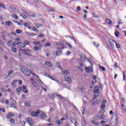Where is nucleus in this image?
<instances>
[{
  "mask_svg": "<svg viewBox=\"0 0 126 126\" xmlns=\"http://www.w3.org/2000/svg\"><path fill=\"white\" fill-rule=\"evenodd\" d=\"M15 41H18L19 42H20L21 41V39L20 38H15Z\"/></svg>",
  "mask_w": 126,
  "mask_h": 126,
  "instance_id": "0e129e2a",
  "label": "nucleus"
},
{
  "mask_svg": "<svg viewBox=\"0 0 126 126\" xmlns=\"http://www.w3.org/2000/svg\"><path fill=\"white\" fill-rule=\"evenodd\" d=\"M54 54V55H56L57 56H59L60 55L63 54V52L62 51H55Z\"/></svg>",
  "mask_w": 126,
  "mask_h": 126,
  "instance_id": "dca6fc26",
  "label": "nucleus"
},
{
  "mask_svg": "<svg viewBox=\"0 0 126 126\" xmlns=\"http://www.w3.org/2000/svg\"><path fill=\"white\" fill-rule=\"evenodd\" d=\"M64 117H65V118H63L61 119L62 123H63V121H65L67 119V113H65L64 114Z\"/></svg>",
  "mask_w": 126,
  "mask_h": 126,
  "instance_id": "f3484780",
  "label": "nucleus"
},
{
  "mask_svg": "<svg viewBox=\"0 0 126 126\" xmlns=\"http://www.w3.org/2000/svg\"><path fill=\"white\" fill-rule=\"evenodd\" d=\"M12 117H14V114L13 113L9 112L7 115V119H10Z\"/></svg>",
  "mask_w": 126,
  "mask_h": 126,
  "instance_id": "2eb2a0df",
  "label": "nucleus"
},
{
  "mask_svg": "<svg viewBox=\"0 0 126 126\" xmlns=\"http://www.w3.org/2000/svg\"><path fill=\"white\" fill-rule=\"evenodd\" d=\"M31 80L33 85V86H34V87H36V82H35V81H34V80L32 78H31Z\"/></svg>",
  "mask_w": 126,
  "mask_h": 126,
  "instance_id": "c756f323",
  "label": "nucleus"
},
{
  "mask_svg": "<svg viewBox=\"0 0 126 126\" xmlns=\"http://www.w3.org/2000/svg\"><path fill=\"white\" fill-rule=\"evenodd\" d=\"M86 70L87 72H90L91 71H92V68L91 67H88L86 68Z\"/></svg>",
  "mask_w": 126,
  "mask_h": 126,
  "instance_id": "4be33fe9",
  "label": "nucleus"
},
{
  "mask_svg": "<svg viewBox=\"0 0 126 126\" xmlns=\"http://www.w3.org/2000/svg\"><path fill=\"white\" fill-rule=\"evenodd\" d=\"M123 80H126V74L125 72L123 73Z\"/></svg>",
  "mask_w": 126,
  "mask_h": 126,
  "instance_id": "774afa93",
  "label": "nucleus"
},
{
  "mask_svg": "<svg viewBox=\"0 0 126 126\" xmlns=\"http://www.w3.org/2000/svg\"><path fill=\"white\" fill-rule=\"evenodd\" d=\"M36 35H37L36 33H31L30 37H33V36H35Z\"/></svg>",
  "mask_w": 126,
  "mask_h": 126,
  "instance_id": "8fccbe9b",
  "label": "nucleus"
},
{
  "mask_svg": "<svg viewBox=\"0 0 126 126\" xmlns=\"http://www.w3.org/2000/svg\"><path fill=\"white\" fill-rule=\"evenodd\" d=\"M22 31L21 30H18L17 29L16 30V33H17V34H21V33H22Z\"/></svg>",
  "mask_w": 126,
  "mask_h": 126,
  "instance_id": "cd10ccee",
  "label": "nucleus"
},
{
  "mask_svg": "<svg viewBox=\"0 0 126 126\" xmlns=\"http://www.w3.org/2000/svg\"><path fill=\"white\" fill-rule=\"evenodd\" d=\"M5 103L7 105H8V104H9V100H7V99L5 100Z\"/></svg>",
  "mask_w": 126,
  "mask_h": 126,
  "instance_id": "e2e57ef3",
  "label": "nucleus"
},
{
  "mask_svg": "<svg viewBox=\"0 0 126 126\" xmlns=\"http://www.w3.org/2000/svg\"><path fill=\"white\" fill-rule=\"evenodd\" d=\"M41 48H42V47H37V46H34L33 47V49L34 50V51H39V50H41Z\"/></svg>",
  "mask_w": 126,
  "mask_h": 126,
  "instance_id": "a878e982",
  "label": "nucleus"
},
{
  "mask_svg": "<svg viewBox=\"0 0 126 126\" xmlns=\"http://www.w3.org/2000/svg\"><path fill=\"white\" fill-rule=\"evenodd\" d=\"M99 68L101 70H103V71H105V70H106V68H105L104 66H100Z\"/></svg>",
  "mask_w": 126,
  "mask_h": 126,
  "instance_id": "e433bc0d",
  "label": "nucleus"
},
{
  "mask_svg": "<svg viewBox=\"0 0 126 126\" xmlns=\"http://www.w3.org/2000/svg\"><path fill=\"white\" fill-rule=\"evenodd\" d=\"M45 64H46V65H48V66H50V67H53V64L50 62H45Z\"/></svg>",
  "mask_w": 126,
  "mask_h": 126,
  "instance_id": "a211bd4d",
  "label": "nucleus"
},
{
  "mask_svg": "<svg viewBox=\"0 0 126 126\" xmlns=\"http://www.w3.org/2000/svg\"><path fill=\"white\" fill-rule=\"evenodd\" d=\"M56 124H57V125H58V126L61 125V121L60 120H57L56 121Z\"/></svg>",
  "mask_w": 126,
  "mask_h": 126,
  "instance_id": "4d7b16f0",
  "label": "nucleus"
},
{
  "mask_svg": "<svg viewBox=\"0 0 126 126\" xmlns=\"http://www.w3.org/2000/svg\"><path fill=\"white\" fill-rule=\"evenodd\" d=\"M51 46V44L50 43H47L45 45V47H50Z\"/></svg>",
  "mask_w": 126,
  "mask_h": 126,
  "instance_id": "052dcab7",
  "label": "nucleus"
},
{
  "mask_svg": "<svg viewBox=\"0 0 126 126\" xmlns=\"http://www.w3.org/2000/svg\"><path fill=\"white\" fill-rule=\"evenodd\" d=\"M82 123L83 126H86V121H85V119L84 118H82Z\"/></svg>",
  "mask_w": 126,
  "mask_h": 126,
  "instance_id": "5701e85b",
  "label": "nucleus"
},
{
  "mask_svg": "<svg viewBox=\"0 0 126 126\" xmlns=\"http://www.w3.org/2000/svg\"><path fill=\"white\" fill-rule=\"evenodd\" d=\"M99 119V115L97 114L94 116V120H98Z\"/></svg>",
  "mask_w": 126,
  "mask_h": 126,
  "instance_id": "3c124183",
  "label": "nucleus"
},
{
  "mask_svg": "<svg viewBox=\"0 0 126 126\" xmlns=\"http://www.w3.org/2000/svg\"><path fill=\"white\" fill-rule=\"evenodd\" d=\"M12 24V22L11 21H6V25L7 26H10Z\"/></svg>",
  "mask_w": 126,
  "mask_h": 126,
  "instance_id": "412c9836",
  "label": "nucleus"
},
{
  "mask_svg": "<svg viewBox=\"0 0 126 126\" xmlns=\"http://www.w3.org/2000/svg\"><path fill=\"white\" fill-rule=\"evenodd\" d=\"M49 97H50V98H54L55 95H54L53 94H50L49 95Z\"/></svg>",
  "mask_w": 126,
  "mask_h": 126,
  "instance_id": "5fc2aeb1",
  "label": "nucleus"
},
{
  "mask_svg": "<svg viewBox=\"0 0 126 126\" xmlns=\"http://www.w3.org/2000/svg\"><path fill=\"white\" fill-rule=\"evenodd\" d=\"M25 14H27V15H28V16H30L31 17H35V16H36V14H35V13L30 12L26 11Z\"/></svg>",
  "mask_w": 126,
  "mask_h": 126,
  "instance_id": "0eeeda50",
  "label": "nucleus"
},
{
  "mask_svg": "<svg viewBox=\"0 0 126 126\" xmlns=\"http://www.w3.org/2000/svg\"><path fill=\"white\" fill-rule=\"evenodd\" d=\"M49 78H51V79H52V80H54V81H56V82H58V81L56 79L53 78L52 76H49Z\"/></svg>",
  "mask_w": 126,
  "mask_h": 126,
  "instance_id": "603ef678",
  "label": "nucleus"
},
{
  "mask_svg": "<svg viewBox=\"0 0 126 126\" xmlns=\"http://www.w3.org/2000/svg\"><path fill=\"white\" fill-rule=\"evenodd\" d=\"M20 70L23 73H25L26 75H27V76H30V74H31V72L29 70V69L25 66L21 67Z\"/></svg>",
  "mask_w": 126,
  "mask_h": 126,
  "instance_id": "f257e3e1",
  "label": "nucleus"
},
{
  "mask_svg": "<svg viewBox=\"0 0 126 126\" xmlns=\"http://www.w3.org/2000/svg\"><path fill=\"white\" fill-rule=\"evenodd\" d=\"M44 75H45V76H47V77H50V76H51L50 75H49V74L46 72L44 73Z\"/></svg>",
  "mask_w": 126,
  "mask_h": 126,
  "instance_id": "bf43d9fd",
  "label": "nucleus"
},
{
  "mask_svg": "<svg viewBox=\"0 0 126 126\" xmlns=\"http://www.w3.org/2000/svg\"><path fill=\"white\" fill-rule=\"evenodd\" d=\"M14 46H12L11 47L12 49V52H13L14 53H16V52H17V50L16 49V48H14Z\"/></svg>",
  "mask_w": 126,
  "mask_h": 126,
  "instance_id": "473e14b6",
  "label": "nucleus"
},
{
  "mask_svg": "<svg viewBox=\"0 0 126 126\" xmlns=\"http://www.w3.org/2000/svg\"><path fill=\"white\" fill-rule=\"evenodd\" d=\"M109 42L110 45V46H109V49H110V50H113V49L115 48V45L114 44V43H116V41L114 40H109Z\"/></svg>",
  "mask_w": 126,
  "mask_h": 126,
  "instance_id": "20e7f679",
  "label": "nucleus"
},
{
  "mask_svg": "<svg viewBox=\"0 0 126 126\" xmlns=\"http://www.w3.org/2000/svg\"><path fill=\"white\" fill-rule=\"evenodd\" d=\"M21 124L22 125V126H25L26 122H25V121H21Z\"/></svg>",
  "mask_w": 126,
  "mask_h": 126,
  "instance_id": "13d9d810",
  "label": "nucleus"
},
{
  "mask_svg": "<svg viewBox=\"0 0 126 126\" xmlns=\"http://www.w3.org/2000/svg\"><path fill=\"white\" fill-rule=\"evenodd\" d=\"M122 109H123L124 111H125V112H126V107H125V105L122 104Z\"/></svg>",
  "mask_w": 126,
  "mask_h": 126,
  "instance_id": "de8ad7c7",
  "label": "nucleus"
},
{
  "mask_svg": "<svg viewBox=\"0 0 126 126\" xmlns=\"http://www.w3.org/2000/svg\"><path fill=\"white\" fill-rule=\"evenodd\" d=\"M116 46L117 49H120L121 48V45H120V43L118 42H115Z\"/></svg>",
  "mask_w": 126,
  "mask_h": 126,
  "instance_id": "2f4dec72",
  "label": "nucleus"
},
{
  "mask_svg": "<svg viewBox=\"0 0 126 126\" xmlns=\"http://www.w3.org/2000/svg\"><path fill=\"white\" fill-rule=\"evenodd\" d=\"M66 45H67V46H68V47L70 48V49H71L72 48V46L69 43H66Z\"/></svg>",
  "mask_w": 126,
  "mask_h": 126,
  "instance_id": "864d4df0",
  "label": "nucleus"
},
{
  "mask_svg": "<svg viewBox=\"0 0 126 126\" xmlns=\"http://www.w3.org/2000/svg\"><path fill=\"white\" fill-rule=\"evenodd\" d=\"M33 44L34 45H40L41 44V42H38V41H33Z\"/></svg>",
  "mask_w": 126,
  "mask_h": 126,
  "instance_id": "79ce46f5",
  "label": "nucleus"
},
{
  "mask_svg": "<svg viewBox=\"0 0 126 126\" xmlns=\"http://www.w3.org/2000/svg\"><path fill=\"white\" fill-rule=\"evenodd\" d=\"M32 30L33 31H36V32H38V30H37V29H36V27H33L32 28Z\"/></svg>",
  "mask_w": 126,
  "mask_h": 126,
  "instance_id": "680f3d73",
  "label": "nucleus"
},
{
  "mask_svg": "<svg viewBox=\"0 0 126 126\" xmlns=\"http://www.w3.org/2000/svg\"><path fill=\"white\" fill-rule=\"evenodd\" d=\"M65 80L67 81L69 83H71V80L70 79V77L68 76H65Z\"/></svg>",
  "mask_w": 126,
  "mask_h": 126,
  "instance_id": "ddd939ff",
  "label": "nucleus"
},
{
  "mask_svg": "<svg viewBox=\"0 0 126 126\" xmlns=\"http://www.w3.org/2000/svg\"><path fill=\"white\" fill-rule=\"evenodd\" d=\"M11 44H12V41H9L7 43V46L8 47H11Z\"/></svg>",
  "mask_w": 126,
  "mask_h": 126,
  "instance_id": "ea45409f",
  "label": "nucleus"
},
{
  "mask_svg": "<svg viewBox=\"0 0 126 126\" xmlns=\"http://www.w3.org/2000/svg\"><path fill=\"white\" fill-rule=\"evenodd\" d=\"M14 71L13 70H10L8 71V74L7 76L5 77V79H7L8 78V79H10V74H12V73H13Z\"/></svg>",
  "mask_w": 126,
  "mask_h": 126,
  "instance_id": "9b49d317",
  "label": "nucleus"
},
{
  "mask_svg": "<svg viewBox=\"0 0 126 126\" xmlns=\"http://www.w3.org/2000/svg\"><path fill=\"white\" fill-rule=\"evenodd\" d=\"M106 22L108 24H112V21H111V20H110V19H106Z\"/></svg>",
  "mask_w": 126,
  "mask_h": 126,
  "instance_id": "f704fd0d",
  "label": "nucleus"
},
{
  "mask_svg": "<svg viewBox=\"0 0 126 126\" xmlns=\"http://www.w3.org/2000/svg\"><path fill=\"white\" fill-rule=\"evenodd\" d=\"M70 121L71 123H73L75 126H78V123L76 122V121L75 120V119H74V118L71 117L70 118Z\"/></svg>",
  "mask_w": 126,
  "mask_h": 126,
  "instance_id": "6e6552de",
  "label": "nucleus"
},
{
  "mask_svg": "<svg viewBox=\"0 0 126 126\" xmlns=\"http://www.w3.org/2000/svg\"><path fill=\"white\" fill-rule=\"evenodd\" d=\"M92 124L93 125H95V126H99V123L97 122L96 121H92L91 122Z\"/></svg>",
  "mask_w": 126,
  "mask_h": 126,
  "instance_id": "b1692460",
  "label": "nucleus"
},
{
  "mask_svg": "<svg viewBox=\"0 0 126 126\" xmlns=\"http://www.w3.org/2000/svg\"><path fill=\"white\" fill-rule=\"evenodd\" d=\"M99 87H96L94 88V100H96L97 97L99 96V94L100 92L99 91Z\"/></svg>",
  "mask_w": 126,
  "mask_h": 126,
  "instance_id": "f03ea898",
  "label": "nucleus"
},
{
  "mask_svg": "<svg viewBox=\"0 0 126 126\" xmlns=\"http://www.w3.org/2000/svg\"><path fill=\"white\" fill-rule=\"evenodd\" d=\"M10 8L12 10V11H14V12H17V13H19V10L16 9L15 7L12 6L10 7Z\"/></svg>",
  "mask_w": 126,
  "mask_h": 126,
  "instance_id": "4468645a",
  "label": "nucleus"
},
{
  "mask_svg": "<svg viewBox=\"0 0 126 126\" xmlns=\"http://www.w3.org/2000/svg\"><path fill=\"white\" fill-rule=\"evenodd\" d=\"M33 75H35L36 77V80L38 82H40V83H41L42 84H43L44 85V83H43V82H42V81H41V80L40 79V78L39 77V76H37L36 75V74L32 73Z\"/></svg>",
  "mask_w": 126,
  "mask_h": 126,
  "instance_id": "f8f14e48",
  "label": "nucleus"
},
{
  "mask_svg": "<svg viewBox=\"0 0 126 126\" xmlns=\"http://www.w3.org/2000/svg\"><path fill=\"white\" fill-rule=\"evenodd\" d=\"M25 106H27V107H29L30 106V102H25Z\"/></svg>",
  "mask_w": 126,
  "mask_h": 126,
  "instance_id": "37998d69",
  "label": "nucleus"
},
{
  "mask_svg": "<svg viewBox=\"0 0 126 126\" xmlns=\"http://www.w3.org/2000/svg\"><path fill=\"white\" fill-rule=\"evenodd\" d=\"M35 26L37 28H41V27H43V25L41 24H36Z\"/></svg>",
  "mask_w": 126,
  "mask_h": 126,
  "instance_id": "393cba45",
  "label": "nucleus"
},
{
  "mask_svg": "<svg viewBox=\"0 0 126 126\" xmlns=\"http://www.w3.org/2000/svg\"><path fill=\"white\" fill-rule=\"evenodd\" d=\"M24 45H30V42L25 40L24 42Z\"/></svg>",
  "mask_w": 126,
  "mask_h": 126,
  "instance_id": "58836bf2",
  "label": "nucleus"
},
{
  "mask_svg": "<svg viewBox=\"0 0 126 126\" xmlns=\"http://www.w3.org/2000/svg\"><path fill=\"white\" fill-rule=\"evenodd\" d=\"M16 101L15 100H12L11 101V108H14L16 110H17V106H16Z\"/></svg>",
  "mask_w": 126,
  "mask_h": 126,
  "instance_id": "39448f33",
  "label": "nucleus"
},
{
  "mask_svg": "<svg viewBox=\"0 0 126 126\" xmlns=\"http://www.w3.org/2000/svg\"><path fill=\"white\" fill-rule=\"evenodd\" d=\"M100 102H101L100 100H96V101L93 103V106H94V105H98V104H99Z\"/></svg>",
  "mask_w": 126,
  "mask_h": 126,
  "instance_id": "7c9ffc66",
  "label": "nucleus"
},
{
  "mask_svg": "<svg viewBox=\"0 0 126 126\" xmlns=\"http://www.w3.org/2000/svg\"><path fill=\"white\" fill-rule=\"evenodd\" d=\"M105 107H106V105H105V104H102V105L101 106V108L103 109H104V108H105Z\"/></svg>",
  "mask_w": 126,
  "mask_h": 126,
  "instance_id": "69168bd1",
  "label": "nucleus"
},
{
  "mask_svg": "<svg viewBox=\"0 0 126 126\" xmlns=\"http://www.w3.org/2000/svg\"><path fill=\"white\" fill-rule=\"evenodd\" d=\"M115 35L116 37H119L120 36V33L119 32V31H117L115 32Z\"/></svg>",
  "mask_w": 126,
  "mask_h": 126,
  "instance_id": "c03bdc74",
  "label": "nucleus"
},
{
  "mask_svg": "<svg viewBox=\"0 0 126 126\" xmlns=\"http://www.w3.org/2000/svg\"><path fill=\"white\" fill-rule=\"evenodd\" d=\"M63 73L64 74V75H65V76H68L67 75L69 74V71H68L67 70H65L63 71Z\"/></svg>",
  "mask_w": 126,
  "mask_h": 126,
  "instance_id": "6ab92c4d",
  "label": "nucleus"
},
{
  "mask_svg": "<svg viewBox=\"0 0 126 126\" xmlns=\"http://www.w3.org/2000/svg\"><path fill=\"white\" fill-rule=\"evenodd\" d=\"M22 87H20L16 89L17 92H20L22 90Z\"/></svg>",
  "mask_w": 126,
  "mask_h": 126,
  "instance_id": "4c0bfd02",
  "label": "nucleus"
},
{
  "mask_svg": "<svg viewBox=\"0 0 126 126\" xmlns=\"http://www.w3.org/2000/svg\"><path fill=\"white\" fill-rule=\"evenodd\" d=\"M40 114V110H37L36 112H32L31 113V115L32 117H38Z\"/></svg>",
  "mask_w": 126,
  "mask_h": 126,
  "instance_id": "423d86ee",
  "label": "nucleus"
},
{
  "mask_svg": "<svg viewBox=\"0 0 126 126\" xmlns=\"http://www.w3.org/2000/svg\"><path fill=\"white\" fill-rule=\"evenodd\" d=\"M80 66H81V67L80 68V69H81V70H83V68H82V67L84 66V65L83 64V63H80Z\"/></svg>",
  "mask_w": 126,
  "mask_h": 126,
  "instance_id": "49530a36",
  "label": "nucleus"
},
{
  "mask_svg": "<svg viewBox=\"0 0 126 126\" xmlns=\"http://www.w3.org/2000/svg\"><path fill=\"white\" fill-rule=\"evenodd\" d=\"M0 7H2V8H3V9H5V8H6V7H5V6H4V5L1 3H0Z\"/></svg>",
  "mask_w": 126,
  "mask_h": 126,
  "instance_id": "a18cd8bd",
  "label": "nucleus"
},
{
  "mask_svg": "<svg viewBox=\"0 0 126 126\" xmlns=\"http://www.w3.org/2000/svg\"><path fill=\"white\" fill-rule=\"evenodd\" d=\"M20 16H21L22 17H23V18H24V19H26V18H27L26 17V15L24 14H20Z\"/></svg>",
  "mask_w": 126,
  "mask_h": 126,
  "instance_id": "72a5a7b5",
  "label": "nucleus"
},
{
  "mask_svg": "<svg viewBox=\"0 0 126 126\" xmlns=\"http://www.w3.org/2000/svg\"><path fill=\"white\" fill-rule=\"evenodd\" d=\"M56 46H62V47H57V50H63L65 47H64V44L62 42H58L56 43Z\"/></svg>",
  "mask_w": 126,
  "mask_h": 126,
  "instance_id": "7ed1b4c3",
  "label": "nucleus"
},
{
  "mask_svg": "<svg viewBox=\"0 0 126 126\" xmlns=\"http://www.w3.org/2000/svg\"><path fill=\"white\" fill-rule=\"evenodd\" d=\"M114 66L115 68H118V63L115 62Z\"/></svg>",
  "mask_w": 126,
  "mask_h": 126,
  "instance_id": "09e8293b",
  "label": "nucleus"
},
{
  "mask_svg": "<svg viewBox=\"0 0 126 126\" xmlns=\"http://www.w3.org/2000/svg\"><path fill=\"white\" fill-rule=\"evenodd\" d=\"M38 37H44V34H43V33H40L39 35H38Z\"/></svg>",
  "mask_w": 126,
  "mask_h": 126,
  "instance_id": "338daca9",
  "label": "nucleus"
},
{
  "mask_svg": "<svg viewBox=\"0 0 126 126\" xmlns=\"http://www.w3.org/2000/svg\"><path fill=\"white\" fill-rule=\"evenodd\" d=\"M57 97H58V98H60V99H63V97L60 94H57Z\"/></svg>",
  "mask_w": 126,
  "mask_h": 126,
  "instance_id": "6e6d98bb",
  "label": "nucleus"
},
{
  "mask_svg": "<svg viewBox=\"0 0 126 126\" xmlns=\"http://www.w3.org/2000/svg\"><path fill=\"white\" fill-rule=\"evenodd\" d=\"M56 65L57 66H58V67H59V68L62 70L63 69V68H62V66H61V64H60V63H56Z\"/></svg>",
  "mask_w": 126,
  "mask_h": 126,
  "instance_id": "c85d7f7f",
  "label": "nucleus"
},
{
  "mask_svg": "<svg viewBox=\"0 0 126 126\" xmlns=\"http://www.w3.org/2000/svg\"><path fill=\"white\" fill-rule=\"evenodd\" d=\"M21 88L24 93H26V94L28 93V90H27L26 86H23Z\"/></svg>",
  "mask_w": 126,
  "mask_h": 126,
  "instance_id": "1a4fd4ad",
  "label": "nucleus"
},
{
  "mask_svg": "<svg viewBox=\"0 0 126 126\" xmlns=\"http://www.w3.org/2000/svg\"><path fill=\"white\" fill-rule=\"evenodd\" d=\"M19 44H21V42H18V41H15V42H14L12 43V46H13V47H15V46H16L17 45H19Z\"/></svg>",
  "mask_w": 126,
  "mask_h": 126,
  "instance_id": "aec40b11",
  "label": "nucleus"
},
{
  "mask_svg": "<svg viewBox=\"0 0 126 126\" xmlns=\"http://www.w3.org/2000/svg\"><path fill=\"white\" fill-rule=\"evenodd\" d=\"M105 116L104 114L101 115L100 117H99V119L100 120H104V118H105Z\"/></svg>",
  "mask_w": 126,
  "mask_h": 126,
  "instance_id": "a19ab883",
  "label": "nucleus"
},
{
  "mask_svg": "<svg viewBox=\"0 0 126 126\" xmlns=\"http://www.w3.org/2000/svg\"><path fill=\"white\" fill-rule=\"evenodd\" d=\"M12 17H13V18H14V19L17 20L19 19V17L17 16V15H16V14H13L12 15Z\"/></svg>",
  "mask_w": 126,
  "mask_h": 126,
  "instance_id": "bb28decb",
  "label": "nucleus"
},
{
  "mask_svg": "<svg viewBox=\"0 0 126 126\" xmlns=\"http://www.w3.org/2000/svg\"><path fill=\"white\" fill-rule=\"evenodd\" d=\"M27 123L30 125V126H32V118H29L26 119Z\"/></svg>",
  "mask_w": 126,
  "mask_h": 126,
  "instance_id": "9d476101",
  "label": "nucleus"
},
{
  "mask_svg": "<svg viewBox=\"0 0 126 126\" xmlns=\"http://www.w3.org/2000/svg\"><path fill=\"white\" fill-rule=\"evenodd\" d=\"M47 116V115L45 114H42L40 115V118L41 119H44V118H46V117Z\"/></svg>",
  "mask_w": 126,
  "mask_h": 126,
  "instance_id": "c9c22d12",
  "label": "nucleus"
}]
</instances>
